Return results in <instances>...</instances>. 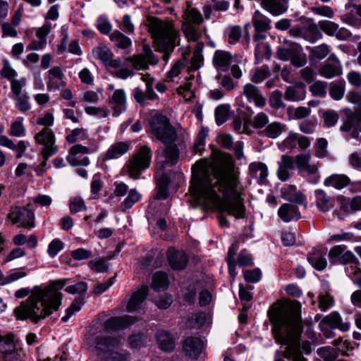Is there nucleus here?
<instances>
[{
	"label": "nucleus",
	"mask_w": 361,
	"mask_h": 361,
	"mask_svg": "<svg viewBox=\"0 0 361 361\" xmlns=\"http://www.w3.org/2000/svg\"><path fill=\"white\" fill-rule=\"evenodd\" d=\"M213 161H197L192 166L190 192L199 203L212 204L222 212L243 217L245 206L238 192V176L233 164L219 152H213Z\"/></svg>",
	"instance_id": "1"
},
{
	"label": "nucleus",
	"mask_w": 361,
	"mask_h": 361,
	"mask_svg": "<svg viewBox=\"0 0 361 361\" xmlns=\"http://www.w3.org/2000/svg\"><path fill=\"white\" fill-rule=\"evenodd\" d=\"M301 304L293 301L287 307L269 310L268 316L273 325L271 331L276 342L286 345L284 357L293 361H307L302 356L299 343L302 331Z\"/></svg>",
	"instance_id": "2"
},
{
	"label": "nucleus",
	"mask_w": 361,
	"mask_h": 361,
	"mask_svg": "<svg viewBox=\"0 0 361 361\" xmlns=\"http://www.w3.org/2000/svg\"><path fill=\"white\" fill-rule=\"evenodd\" d=\"M68 280L63 279L51 281L49 286L46 288L35 286L28 299L15 308L14 314L16 319H30L32 322L37 323L54 311H56L61 305L63 297L59 290L65 286Z\"/></svg>",
	"instance_id": "3"
},
{
	"label": "nucleus",
	"mask_w": 361,
	"mask_h": 361,
	"mask_svg": "<svg viewBox=\"0 0 361 361\" xmlns=\"http://www.w3.org/2000/svg\"><path fill=\"white\" fill-rule=\"evenodd\" d=\"M148 22L149 31L154 39L157 50L164 53L162 59L167 61L176 47L178 32L171 23L162 21L155 17H149Z\"/></svg>",
	"instance_id": "4"
},
{
	"label": "nucleus",
	"mask_w": 361,
	"mask_h": 361,
	"mask_svg": "<svg viewBox=\"0 0 361 361\" xmlns=\"http://www.w3.org/2000/svg\"><path fill=\"white\" fill-rule=\"evenodd\" d=\"M149 126L152 133L164 144H171L176 140V131L166 116L154 115L149 120Z\"/></svg>",
	"instance_id": "5"
},
{
	"label": "nucleus",
	"mask_w": 361,
	"mask_h": 361,
	"mask_svg": "<svg viewBox=\"0 0 361 361\" xmlns=\"http://www.w3.org/2000/svg\"><path fill=\"white\" fill-rule=\"evenodd\" d=\"M152 151L150 148L144 145L128 161L126 166L127 173L130 178L138 179L146 169L149 168L151 163Z\"/></svg>",
	"instance_id": "6"
},
{
	"label": "nucleus",
	"mask_w": 361,
	"mask_h": 361,
	"mask_svg": "<svg viewBox=\"0 0 361 361\" xmlns=\"http://www.w3.org/2000/svg\"><path fill=\"white\" fill-rule=\"evenodd\" d=\"M283 42L288 47L279 48L276 51L277 57L284 61H290L291 63L296 67L305 66L307 63V59L302 47L286 39H283Z\"/></svg>",
	"instance_id": "7"
},
{
	"label": "nucleus",
	"mask_w": 361,
	"mask_h": 361,
	"mask_svg": "<svg viewBox=\"0 0 361 361\" xmlns=\"http://www.w3.org/2000/svg\"><path fill=\"white\" fill-rule=\"evenodd\" d=\"M35 141L44 146L41 150L42 157L49 159L58 152V146L55 145V135L51 129L46 127L35 136Z\"/></svg>",
	"instance_id": "8"
},
{
	"label": "nucleus",
	"mask_w": 361,
	"mask_h": 361,
	"mask_svg": "<svg viewBox=\"0 0 361 361\" xmlns=\"http://www.w3.org/2000/svg\"><path fill=\"white\" fill-rule=\"evenodd\" d=\"M143 50V54L134 55L126 59L128 62L132 63L133 68L137 71L148 69L149 64L156 65L158 62L149 47L144 46Z\"/></svg>",
	"instance_id": "9"
},
{
	"label": "nucleus",
	"mask_w": 361,
	"mask_h": 361,
	"mask_svg": "<svg viewBox=\"0 0 361 361\" xmlns=\"http://www.w3.org/2000/svg\"><path fill=\"white\" fill-rule=\"evenodd\" d=\"M13 224L19 223L21 226L30 229L35 227V215L32 211L23 207H16L8 214Z\"/></svg>",
	"instance_id": "10"
},
{
	"label": "nucleus",
	"mask_w": 361,
	"mask_h": 361,
	"mask_svg": "<svg viewBox=\"0 0 361 361\" xmlns=\"http://www.w3.org/2000/svg\"><path fill=\"white\" fill-rule=\"evenodd\" d=\"M252 23L255 31L253 39L256 42L264 39L267 37L265 32L271 29V19L256 11L252 16Z\"/></svg>",
	"instance_id": "11"
},
{
	"label": "nucleus",
	"mask_w": 361,
	"mask_h": 361,
	"mask_svg": "<svg viewBox=\"0 0 361 361\" xmlns=\"http://www.w3.org/2000/svg\"><path fill=\"white\" fill-rule=\"evenodd\" d=\"M142 80L145 83V92L140 87H136L133 90V97L135 101L140 104H143L146 99L154 100L157 97V94L153 90L154 78L147 73L142 75Z\"/></svg>",
	"instance_id": "12"
},
{
	"label": "nucleus",
	"mask_w": 361,
	"mask_h": 361,
	"mask_svg": "<svg viewBox=\"0 0 361 361\" xmlns=\"http://www.w3.org/2000/svg\"><path fill=\"white\" fill-rule=\"evenodd\" d=\"M326 186H331L337 190L350 185L351 190L355 192L361 191V181L352 183L350 179L344 174H333L324 180Z\"/></svg>",
	"instance_id": "13"
},
{
	"label": "nucleus",
	"mask_w": 361,
	"mask_h": 361,
	"mask_svg": "<svg viewBox=\"0 0 361 361\" xmlns=\"http://www.w3.org/2000/svg\"><path fill=\"white\" fill-rule=\"evenodd\" d=\"M96 350L107 353L117 348L121 343L120 337L97 336L90 338Z\"/></svg>",
	"instance_id": "14"
},
{
	"label": "nucleus",
	"mask_w": 361,
	"mask_h": 361,
	"mask_svg": "<svg viewBox=\"0 0 361 361\" xmlns=\"http://www.w3.org/2000/svg\"><path fill=\"white\" fill-rule=\"evenodd\" d=\"M204 343L203 341L196 336H188L183 341V350L185 355L197 359L203 352Z\"/></svg>",
	"instance_id": "15"
},
{
	"label": "nucleus",
	"mask_w": 361,
	"mask_h": 361,
	"mask_svg": "<svg viewBox=\"0 0 361 361\" xmlns=\"http://www.w3.org/2000/svg\"><path fill=\"white\" fill-rule=\"evenodd\" d=\"M319 74L326 78H332L342 74V66L334 54H331L328 62L322 66Z\"/></svg>",
	"instance_id": "16"
},
{
	"label": "nucleus",
	"mask_w": 361,
	"mask_h": 361,
	"mask_svg": "<svg viewBox=\"0 0 361 361\" xmlns=\"http://www.w3.org/2000/svg\"><path fill=\"white\" fill-rule=\"evenodd\" d=\"M135 320V317L129 315L113 317L106 320L103 323L102 327L106 331L118 330L128 327L134 324Z\"/></svg>",
	"instance_id": "17"
},
{
	"label": "nucleus",
	"mask_w": 361,
	"mask_h": 361,
	"mask_svg": "<svg viewBox=\"0 0 361 361\" xmlns=\"http://www.w3.org/2000/svg\"><path fill=\"white\" fill-rule=\"evenodd\" d=\"M109 104L113 110V116H118L126 109V96L123 90H116L109 99Z\"/></svg>",
	"instance_id": "18"
},
{
	"label": "nucleus",
	"mask_w": 361,
	"mask_h": 361,
	"mask_svg": "<svg viewBox=\"0 0 361 361\" xmlns=\"http://www.w3.org/2000/svg\"><path fill=\"white\" fill-rule=\"evenodd\" d=\"M348 11L342 16L341 20L357 28L361 27V4L353 5L352 6H346Z\"/></svg>",
	"instance_id": "19"
},
{
	"label": "nucleus",
	"mask_w": 361,
	"mask_h": 361,
	"mask_svg": "<svg viewBox=\"0 0 361 361\" xmlns=\"http://www.w3.org/2000/svg\"><path fill=\"white\" fill-rule=\"evenodd\" d=\"M288 2V0H260V5L265 11L276 16L287 11Z\"/></svg>",
	"instance_id": "20"
},
{
	"label": "nucleus",
	"mask_w": 361,
	"mask_h": 361,
	"mask_svg": "<svg viewBox=\"0 0 361 361\" xmlns=\"http://www.w3.org/2000/svg\"><path fill=\"white\" fill-rule=\"evenodd\" d=\"M167 257L169 265L173 269L182 270L184 269L188 264V258L183 251L170 249L168 251Z\"/></svg>",
	"instance_id": "21"
},
{
	"label": "nucleus",
	"mask_w": 361,
	"mask_h": 361,
	"mask_svg": "<svg viewBox=\"0 0 361 361\" xmlns=\"http://www.w3.org/2000/svg\"><path fill=\"white\" fill-rule=\"evenodd\" d=\"M243 94L250 102H254L257 106L263 107L266 104V99L262 96L259 87L253 84L245 85Z\"/></svg>",
	"instance_id": "22"
},
{
	"label": "nucleus",
	"mask_w": 361,
	"mask_h": 361,
	"mask_svg": "<svg viewBox=\"0 0 361 361\" xmlns=\"http://www.w3.org/2000/svg\"><path fill=\"white\" fill-rule=\"evenodd\" d=\"M278 215L284 222L297 221L301 216L298 207L290 203L283 204L278 210Z\"/></svg>",
	"instance_id": "23"
},
{
	"label": "nucleus",
	"mask_w": 361,
	"mask_h": 361,
	"mask_svg": "<svg viewBox=\"0 0 361 361\" xmlns=\"http://www.w3.org/2000/svg\"><path fill=\"white\" fill-rule=\"evenodd\" d=\"M295 166L294 157L283 154L279 162L277 175L281 181H286L289 178V170L294 169Z\"/></svg>",
	"instance_id": "24"
},
{
	"label": "nucleus",
	"mask_w": 361,
	"mask_h": 361,
	"mask_svg": "<svg viewBox=\"0 0 361 361\" xmlns=\"http://www.w3.org/2000/svg\"><path fill=\"white\" fill-rule=\"evenodd\" d=\"M311 155L310 153L298 154L295 159V165L300 171H305L308 175H314L317 173V165H310Z\"/></svg>",
	"instance_id": "25"
},
{
	"label": "nucleus",
	"mask_w": 361,
	"mask_h": 361,
	"mask_svg": "<svg viewBox=\"0 0 361 361\" xmlns=\"http://www.w3.org/2000/svg\"><path fill=\"white\" fill-rule=\"evenodd\" d=\"M156 338L159 348L165 352H171L175 348V340L173 336L165 330H158Z\"/></svg>",
	"instance_id": "26"
},
{
	"label": "nucleus",
	"mask_w": 361,
	"mask_h": 361,
	"mask_svg": "<svg viewBox=\"0 0 361 361\" xmlns=\"http://www.w3.org/2000/svg\"><path fill=\"white\" fill-rule=\"evenodd\" d=\"M148 287L142 286L139 290L133 293L128 305L127 310L128 312H134L140 307L142 302L145 300L147 295Z\"/></svg>",
	"instance_id": "27"
},
{
	"label": "nucleus",
	"mask_w": 361,
	"mask_h": 361,
	"mask_svg": "<svg viewBox=\"0 0 361 361\" xmlns=\"http://www.w3.org/2000/svg\"><path fill=\"white\" fill-rule=\"evenodd\" d=\"M315 203L322 212H329L333 207L334 200L329 197L325 191L321 189L314 191Z\"/></svg>",
	"instance_id": "28"
},
{
	"label": "nucleus",
	"mask_w": 361,
	"mask_h": 361,
	"mask_svg": "<svg viewBox=\"0 0 361 361\" xmlns=\"http://www.w3.org/2000/svg\"><path fill=\"white\" fill-rule=\"evenodd\" d=\"M231 62V55L226 51L217 50L213 56L214 67L219 71H226Z\"/></svg>",
	"instance_id": "29"
},
{
	"label": "nucleus",
	"mask_w": 361,
	"mask_h": 361,
	"mask_svg": "<svg viewBox=\"0 0 361 361\" xmlns=\"http://www.w3.org/2000/svg\"><path fill=\"white\" fill-rule=\"evenodd\" d=\"M0 145L6 147L16 151V157L21 158L24 154L27 147V142L20 140L17 145L5 135H0Z\"/></svg>",
	"instance_id": "30"
},
{
	"label": "nucleus",
	"mask_w": 361,
	"mask_h": 361,
	"mask_svg": "<svg viewBox=\"0 0 361 361\" xmlns=\"http://www.w3.org/2000/svg\"><path fill=\"white\" fill-rule=\"evenodd\" d=\"M332 329H338L342 331H347L350 328V323L342 322L341 317L336 312H333L326 316L322 321Z\"/></svg>",
	"instance_id": "31"
},
{
	"label": "nucleus",
	"mask_w": 361,
	"mask_h": 361,
	"mask_svg": "<svg viewBox=\"0 0 361 361\" xmlns=\"http://www.w3.org/2000/svg\"><path fill=\"white\" fill-rule=\"evenodd\" d=\"M249 169L252 177L258 179L259 184H264L266 182L268 176V169L266 164L261 162H254L250 164Z\"/></svg>",
	"instance_id": "32"
},
{
	"label": "nucleus",
	"mask_w": 361,
	"mask_h": 361,
	"mask_svg": "<svg viewBox=\"0 0 361 361\" xmlns=\"http://www.w3.org/2000/svg\"><path fill=\"white\" fill-rule=\"evenodd\" d=\"M183 17L185 20L184 23L199 25L203 22L202 13L197 9L192 8L190 2H187V8L184 11Z\"/></svg>",
	"instance_id": "33"
},
{
	"label": "nucleus",
	"mask_w": 361,
	"mask_h": 361,
	"mask_svg": "<svg viewBox=\"0 0 361 361\" xmlns=\"http://www.w3.org/2000/svg\"><path fill=\"white\" fill-rule=\"evenodd\" d=\"M130 149L128 142H118L111 145L105 154L106 159H117L126 154Z\"/></svg>",
	"instance_id": "34"
},
{
	"label": "nucleus",
	"mask_w": 361,
	"mask_h": 361,
	"mask_svg": "<svg viewBox=\"0 0 361 361\" xmlns=\"http://www.w3.org/2000/svg\"><path fill=\"white\" fill-rule=\"evenodd\" d=\"M286 130V126L284 124L275 121L268 123L261 133L269 138L274 139Z\"/></svg>",
	"instance_id": "35"
},
{
	"label": "nucleus",
	"mask_w": 361,
	"mask_h": 361,
	"mask_svg": "<svg viewBox=\"0 0 361 361\" xmlns=\"http://www.w3.org/2000/svg\"><path fill=\"white\" fill-rule=\"evenodd\" d=\"M63 76V72L60 67H59V66L52 67L48 71L47 78L49 80L47 83V88L49 90H51V89L59 90V85L56 82L54 81V78H57V79L61 80V81H60L61 85L64 86L65 82L62 80Z\"/></svg>",
	"instance_id": "36"
},
{
	"label": "nucleus",
	"mask_w": 361,
	"mask_h": 361,
	"mask_svg": "<svg viewBox=\"0 0 361 361\" xmlns=\"http://www.w3.org/2000/svg\"><path fill=\"white\" fill-rule=\"evenodd\" d=\"M284 96L285 99L288 101H300L305 97V90L302 87L288 86L286 89Z\"/></svg>",
	"instance_id": "37"
},
{
	"label": "nucleus",
	"mask_w": 361,
	"mask_h": 361,
	"mask_svg": "<svg viewBox=\"0 0 361 361\" xmlns=\"http://www.w3.org/2000/svg\"><path fill=\"white\" fill-rule=\"evenodd\" d=\"M110 39L120 49H127L131 45V40L118 30H114L110 35Z\"/></svg>",
	"instance_id": "38"
},
{
	"label": "nucleus",
	"mask_w": 361,
	"mask_h": 361,
	"mask_svg": "<svg viewBox=\"0 0 361 361\" xmlns=\"http://www.w3.org/2000/svg\"><path fill=\"white\" fill-rule=\"evenodd\" d=\"M168 286L169 279L165 272L157 271L153 275L152 286L154 290H165Z\"/></svg>",
	"instance_id": "39"
},
{
	"label": "nucleus",
	"mask_w": 361,
	"mask_h": 361,
	"mask_svg": "<svg viewBox=\"0 0 361 361\" xmlns=\"http://www.w3.org/2000/svg\"><path fill=\"white\" fill-rule=\"evenodd\" d=\"M15 350L16 345L13 342V335H0V353L3 355V356L12 351H14Z\"/></svg>",
	"instance_id": "40"
},
{
	"label": "nucleus",
	"mask_w": 361,
	"mask_h": 361,
	"mask_svg": "<svg viewBox=\"0 0 361 361\" xmlns=\"http://www.w3.org/2000/svg\"><path fill=\"white\" fill-rule=\"evenodd\" d=\"M345 92L344 80H338L332 82L329 89L330 96L335 100H340L343 98Z\"/></svg>",
	"instance_id": "41"
},
{
	"label": "nucleus",
	"mask_w": 361,
	"mask_h": 361,
	"mask_svg": "<svg viewBox=\"0 0 361 361\" xmlns=\"http://www.w3.org/2000/svg\"><path fill=\"white\" fill-rule=\"evenodd\" d=\"M302 37L305 40L314 43L322 37V34L319 30V26L313 23L309 25L307 31L303 33Z\"/></svg>",
	"instance_id": "42"
},
{
	"label": "nucleus",
	"mask_w": 361,
	"mask_h": 361,
	"mask_svg": "<svg viewBox=\"0 0 361 361\" xmlns=\"http://www.w3.org/2000/svg\"><path fill=\"white\" fill-rule=\"evenodd\" d=\"M208 135V130L204 128H202L197 134L192 147V151L195 154H202V150L205 145V139Z\"/></svg>",
	"instance_id": "43"
},
{
	"label": "nucleus",
	"mask_w": 361,
	"mask_h": 361,
	"mask_svg": "<svg viewBox=\"0 0 361 361\" xmlns=\"http://www.w3.org/2000/svg\"><path fill=\"white\" fill-rule=\"evenodd\" d=\"M341 351L339 348H334L332 347H322L317 350L318 355L324 361H334L338 356Z\"/></svg>",
	"instance_id": "44"
},
{
	"label": "nucleus",
	"mask_w": 361,
	"mask_h": 361,
	"mask_svg": "<svg viewBox=\"0 0 361 361\" xmlns=\"http://www.w3.org/2000/svg\"><path fill=\"white\" fill-rule=\"evenodd\" d=\"M327 87L326 82L317 80L310 86V91L314 96L323 98L326 95Z\"/></svg>",
	"instance_id": "45"
},
{
	"label": "nucleus",
	"mask_w": 361,
	"mask_h": 361,
	"mask_svg": "<svg viewBox=\"0 0 361 361\" xmlns=\"http://www.w3.org/2000/svg\"><path fill=\"white\" fill-rule=\"evenodd\" d=\"M167 146L165 147L164 154L166 159V162L175 164L177 163L179 158V151L176 145L166 144Z\"/></svg>",
	"instance_id": "46"
},
{
	"label": "nucleus",
	"mask_w": 361,
	"mask_h": 361,
	"mask_svg": "<svg viewBox=\"0 0 361 361\" xmlns=\"http://www.w3.org/2000/svg\"><path fill=\"white\" fill-rule=\"evenodd\" d=\"M309 263L317 270L322 271L326 268L327 262L325 257L319 254H310L307 257Z\"/></svg>",
	"instance_id": "47"
},
{
	"label": "nucleus",
	"mask_w": 361,
	"mask_h": 361,
	"mask_svg": "<svg viewBox=\"0 0 361 361\" xmlns=\"http://www.w3.org/2000/svg\"><path fill=\"white\" fill-rule=\"evenodd\" d=\"M92 55L94 58L106 63L111 59L113 54L106 47H97L92 49Z\"/></svg>",
	"instance_id": "48"
},
{
	"label": "nucleus",
	"mask_w": 361,
	"mask_h": 361,
	"mask_svg": "<svg viewBox=\"0 0 361 361\" xmlns=\"http://www.w3.org/2000/svg\"><path fill=\"white\" fill-rule=\"evenodd\" d=\"M270 75V71L268 66H262L256 68L251 75V81L255 83H261Z\"/></svg>",
	"instance_id": "49"
},
{
	"label": "nucleus",
	"mask_w": 361,
	"mask_h": 361,
	"mask_svg": "<svg viewBox=\"0 0 361 361\" xmlns=\"http://www.w3.org/2000/svg\"><path fill=\"white\" fill-rule=\"evenodd\" d=\"M140 198V195L135 189L130 190L128 196L121 204L123 207L121 210L125 212L126 209L131 208L134 204L139 201Z\"/></svg>",
	"instance_id": "50"
},
{
	"label": "nucleus",
	"mask_w": 361,
	"mask_h": 361,
	"mask_svg": "<svg viewBox=\"0 0 361 361\" xmlns=\"http://www.w3.org/2000/svg\"><path fill=\"white\" fill-rule=\"evenodd\" d=\"M328 142L325 138H319L317 140L314 145V155L318 158H324L328 154L327 151Z\"/></svg>",
	"instance_id": "51"
},
{
	"label": "nucleus",
	"mask_w": 361,
	"mask_h": 361,
	"mask_svg": "<svg viewBox=\"0 0 361 361\" xmlns=\"http://www.w3.org/2000/svg\"><path fill=\"white\" fill-rule=\"evenodd\" d=\"M229 111V105L221 104L215 109V119L217 125L220 126L226 121Z\"/></svg>",
	"instance_id": "52"
},
{
	"label": "nucleus",
	"mask_w": 361,
	"mask_h": 361,
	"mask_svg": "<svg viewBox=\"0 0 361 361\" xmlns=\"http://www.w3.org/2000/svg\"><path fill=\"white\" fill-rule=\"evenodd\" d=\"M322 118L324 120V126L331 128L336 124L339 119V115L334 111L328 110L323 113Z\"/></svg>",
	"instance_id": "53"
},
{
	"label": "nucleus",
	"mask_w": 361,
	"mask_h": 361,
	"mask_svg": "<svg viewBox=\"0 0 361 361\" xmlns=\"http://www.w3.org/2000/svg\"><path fill=\"white\" fill-rule=\"evenodd\" d=\"M318 26L326 35L333 37L337 30L338 25L330 20H320L318 23Z\"/></svg>",
	"instance_id": "54"
},
{
	"label": "nucleus",
	"mask_w": 361,
	"mask_h": 361,
	"mask_svg": "<svg viewBox=\"0 0 361 361\" xmlns=\"http://www.w3.org/2000/svg\"><path fill=\"white\" fill-rule=\"evenodd\" d=\"M283 94L280 90H276L271 94L269 99V105L276 109L286 106L283 102Z\"/></svg>",
	"instance_id": "55"
},
{
	"label": "nucleus",
	"mask_w": 361,
	"mask_h": 361,
	"mask_svg": "<svg viewBox=\"0 0 361 361\" xmlns=\"http://www.w3.org/2000/svg\"><path fill=\"white\" fill-rule=\"evenodd\" d=\"M83 300L81 298L75 299L71 306L66 309V315L61 318V320L64 322H68L69 318L73 315L75 312L80 310L82 305H83Z\"/></svg>",
	"instance_id": "56"
},
{
	"label": "nucleus",
	"mask_w": 361,
	"mask_h": 361,
	"mask_svg": "<svg viewBox=\"0 0 361 361\" xmlns=\"http://www.w3.org/2000/svg\"><path fill=\"white\" fill-rule=\"evenodd\" d=\"M195 26L190 23H183L182 25V30L188 41L195 42L200 37Z\"/></svg>",
	"instance_id": "57"
},
{
	"label": "nucleus",
	"mask_w": 361,
	"mask_h": 361,
	"mask_svg": "<svg viewBox=\"0 0 361 361\" xmlns=\"http://www.w3.org/2000/svg\"><path fill=\"white\" fill-rule=\"evenodd\" d=\"M345 250H346V247L344 245H336L331 248L328 255L331 262L340 264L341 257Z\"/></svg>",
	"instance_id": "58"
},
{
	"label": "nucleus",
	"mask_w": 361,
	"mask_h": 361,
	"mask_svg": "<svg viewBox=\"0 0 361 361\" xmlns=\"http://www.w3.org/2000/svg\"><path fill=\"white\" fill-rule=\"evenodd\" d=\"M69 208L71 214H75L87 209L84 200L79 197H74L70 200Z\"/></svg>",
	"instance_id": "59"
},
{
	"label": "nucleus",
	"mask_w": 361,
	"mask_h": 361,
	"mask_svg": "<svg viewBox=\"0 0 361 361\" xmlns=\"http://www.w3.org/2000/svg\"><path fill=\"white\" fill-rule=\"evenodd\" d=\"M202 47V44H198L196 49L193 52L191 59V68L193 70H197L203 63V56L201 54Z\"/></svg>",
	"instance_id": "60"
},
{
	"label": "nucleus",
	"mask_w": 361,
	"mask_h": 361,
	"mask_svg": "<svg viewBox=\"0 0 361 361\" xmlns=\"http://www.w3.org/2000/svg\"><path fill=\"white\" fill-rule=\"evenodd\" d=\"M310 50L313 56L319 60L325 58L329 53V46L325 44L312 47Z\"/></svg>",
	"instance_id": "61"
},
{
	"label": "nucleus",
	"mask_w": 361,
	"mask_h": 361,
	"mask_svg": "<svg viewBox=\"0 0 361 361\" xmlns=\"http://www.w3.org/2000/svg\"><path fill=\"white\" fill-rule=\"evenodd\" d=\"M87 285L84 281H80L74 285L68 286L65 290L70 294H84L87 292Z\"/></svg>",
	"instance_id": "62"
},
{
	"label": "nucleus",
	"mask_w": 361,
	"mask_h": 361,
	"mask_svg": "<svg viewBox=\"0 0 361 361\" xmlns=\"http://www.w3.org/2000/svg\"><path fill=\"white\" fill-rule=\"evenodd\" d=\"M283 197L291 203L298 204H302L305 201V196L300 191H296L293 193H283Z\"/></svg>",
	"instance_id": "63"
},
{
	"label": "nucleus",
	"mask_w": 361,
	"mask_h": 361,
	"mask_svg": "<svg viewBox=\"0 0 361 361\" xmlns=\"http://www.w3.org/2000/svg\"><path fill=\"white\" fill-rule=\"evenodd\" d=\"M358 266L352 264L350 267L347 268L346 271L352 278L354 283L361 288V269Z\"/></svg>",
	"instance_id": "64"
}]
</instances>
